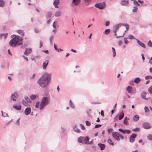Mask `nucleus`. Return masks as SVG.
I'll return each instance as SVG.
<instances>
[{
    "label": "nucleus",
    "instance_id": "f257e3e1",
    "mask_svg": "<svg viewBox=\"0 0 152 152\" xmlns=\"http://www.w3.org/2000/svg\"><path fill=\"white\" fill-rule=\"evenodd\" d=\"M50 74L47 72L44 73L37 81V83L41 88L46 87L49 84L50 80Z\"/></svg>",
    "mask_w": 152,
    "mask_h": 152
},
{
    "label": "nucleus",
    "instance_id": "f03ea898",
    "mask_svg": "<svg viewBox=\"0 0 152 152\" xmlns=\"http://www.w3.org/2000/svg\"><path fill=\"white\" fill-rule=\"evenodd\" d=\"M13 37L10 41V45L13 47H15L20 45H22V40L21 37L16 35H12L11 36Z\"/></svg>",
    "mask_w": 152,
    "mask_h": 152
},
{
    "label": "nucleus",
    "instance_id": "7ed1b4c3",
    "mask_svg": "<svg viewBox=\"0 0 152 152\" xmlns=\"http://www.w3.org/2000/svg\"><path fill=\"white\" fill-rule=\"evenodd\" d=\"M50 100L49 98L48 97H43L40 102L37 101L35 104V107L36 108H39L40 110H42L46 106L49 104Z\"/></svg>",
    "mask_w": 152,
    "mask_h": 152
},
{
    "label": "nucleus",
    "instance_id": "20e7f679",
    "mask_svg": "<svg viewBox=\"0 0 152 152\" xmlns=\"http://www.w3.org/2000/svg\"><path fill=\"white\" fill-rule=\"evenodd\" d=\"M19 96L17 92H15L12 94L11 96V99L12 101H15L16 100V99Z\"/></svg>",
    "mask_w": 152,
    "mask_h": 152
},
{
    "label": "nucleus",
    "instance_id": "39448f33",
    "mask_svg": "<svg viewBox=\"0 0 152 152\" xmlns=\"http://www.w3.org/2000/svg\"><path fill=\"white\" fill-rule=\"evenodd\" d=\"M113 137L116 140L119 141L120 139L119 138V134L117 132H113L112 133Z\"/></svg>",
    "mask_w": 152,
    "mask_h": 152
},
{
    "label": "nucleus",
    "instance_id": "423d86ee",
    "mask_svg": "<svg viewBox=\"0 0 152 152\" xmlns=\"http://www.w3.org/2000/svg\"><path fill=\"white\" fill-rule=\"evenodd\" d=\"M95 7L100 9H102L105 7V4L104 3H99L95 4Z\"/></svg>",
    "mask_w": 152,
    "mask_h": 152
},
{
    "label": "nucleus",
    "instance_id": "0eeeda50",
    "mask_svg": "<svg viewBox=\"0 0 152 152\" xmlns=\"http://www.w3.org/2000/svg\"><path fill=\"white\" fill-rule=\"evenodd\" d=\"M137 135L135 133L132 134L129 137V141L130 142L133 143L134 142L135 139Z\"/></svg>",
    "mask_w": 152,
    "mask_h": 152
},
{
    "label": "nucleus",
    "instance_id": "6e6552de",
    "mask_svg": "<svg viewBox=\"0 0 152 152\" xmlns=\"http://www.w3.org/2000/svg\"><path fill=\"white\" fill-rule=\"evenodd\" d=\"M143 127L145 129H149L151 127L150 124L147 122H145L142 124Z\"/></svg>",
    "mask_w": 152,
    "mask_h": 152
},
{
    "label": "nucleus",
    "instance_id": "1a4fd4ad",
    "mask_svg": "<svg viewBox=\"0 0 152 152\" xmlns=\"http://www.w3.org/2000/svg\"><path fill=\"white\" fill-rule=\"evenodd\" d=\"M31 111V109L30 107H27L24 110L25 114L26 115H28L30 113Z\"/></svg>",
    "mask_w": 152,
    "mask_h": 152
},
{
    "label": "nucleus",
    "instance_id": "9d476101",
    "mask_svg": "<svg viewBox=\"0 0 152 152\" xmlns=\"http://www.w3.org/2000/svg\"><path fill=\"white\" fill-rule=\"evenodd\" d=\"M118 130L124 134H129L131 132V131L129 129L124 130L121 129H119Z\"/></svg>",
    "mask_w": 152,
    "mask_h": 152
},
{
    "label": "nucleus",
    "instance_id": "9b49d317",
    "mask_svg": "<svg viewBox=\"0 0 152 152\" xmlns=\"http://www.w3.org/2000/svg\"><path fill=\"white\" fill-rule=\"evenodd\" d=\"M32 49L31 48H26V51L24 53L25 55L27 56L30 54L31 52Z\"/></svg>",
    "mask_w": 152,
    "mask_h": 152
},
{
    "label": "nucleus",
    "instance_id": "f8f14e48",
    "mask_svg": "<svg viewBox=\"0 0 152 152\" xmlns=\"http://www.w3.org/2000/svg\"><path fill=\"white\" fill-rule=\"evenodd\" d=\"M80 0H73L72 4V6L77 5L80 4Z\"/></svg>",
    "mask_w": 152,
    "mask_h": 152
},
{
    "label": "nucleus",
    "instance_id": "ddd939ff",
    "mask_svg": "<svg viewBox=\"0 0 152 152\" xmlns=\"http://www.w3.org/2000/svg\"><path fill=\"white\" fill-rule=\"evenodd\" d=\"M39 98V95L37 94H32L30 96L31 100H33L38 99Z\"/></svg>",
    "mask_w": 152,
    "mask_h": 152
},
{
    "label": "nucleus",
    "instance_id": "4468645a",
    "mask_svg": "<svg viewBox=\"0 0 152 152\" xmlns=\"http://www.w3.org/2000/svg\"><path fill=\"white\" fill-rule=\"evenodd\" d=\"M48 61L46 60L42 64V68L44 70L46 69L48 64Z\"/></svg>",
    "mask_w": 152,
    "mask_h": 152
},
{
    "label": "nucleus",
    "instance_id": "2eb2a0df",
    "mask_svg": "<svg viewBox=\"0 0 152 152\" xmlns=\"http://www.w3.org/2000/svg\"><path fill=\"white\" fill-rule=\"evenodd\" d=\"M135 40L137 42L138 44L141 47L144 48H145V44L142 42H141L139 41L137 39H135Z\"/></svg>",
    "mask_w": 152,
    "mask_h": 152
},
{
    "label": "nucleus",
    "instance_id": "dca6fc26",
    "mask_svg": "<svg viewBox=\"0 0 152 152\" xmlns=\"http://www.w3.org/2000/svg\"><path fill=\"white\" fill-rule=\"evenodd\" d=\"M73 128L74 131L77 133H80L81 132L80 129L77 128V125H76L74 126Z\"/></svg>",
    "mask_w": 152,
    "mask_h": 152
},
{
    "label": "nucleus",
    "instance_id": "f3484780",
    "mask_svg": "<svg viewBox=\"0 0 152 152\" xmlns=\"http://www.w3.org/2000/svg\"><path fill=\"white\" fill-rule=\"evenodd\" d=\"M126 90L129 94H131L132 92V88L131 86H129L126 87Z\"/></svg>",
    "mask_w": 152,
    "mask_h": 152
},
{
    "label": "nucleus",
    "instance_id": "a211bd4d",
    "mask_svg": "<svg viewBox=\"0 0 152 152\" xmlns=\"http://www.w3.org/2000/svg\"><path fill=\"white\" fill-rule=\"evenodd\" d=\"M128 4V0H122L121 4L122 6H126Z\"/></svg>",
    "mask_w": 152,
    "mask_h": 152
},
{
    "label": "nucleus",
    "instance_id": "6ab92c4d",
    "mask_svg": "<svg viewBox=\"0 0 152 152\" xmlns=\"http://www.w3.org/2000/svg\"><path fill=\"white\" fill-rule=\"evenodd\" d=\"M146 93L145 92H142L141 94V96L142 98L146 100H148L149 98H146Z\"/></svg>",
    "mask_w": 152,
    "mask_h": 152
},
{
    "label": "nucleus",
    "instance_id": "aec40b11",
    "mask_svg": "<svg viewBox=\"0 0 152 152\" xmlns=\"http://www.w3.org/2000/svg\"><path fill=\"white\" fill-rule=\"evenodd\" d=\"M98 145L100 148V150H104L105 147V145L103 144L98 143Z\"/></svg>",
    "mask_w": 152,
    "mask_h": 152
},
{
    "label": "nucleus",
    "instance_id": "412c9836",
    "mask_svg": "<svg viewBox=\"0 0 152 152\" xmlns=\"http://www.w3.org/2000/svg\"><path fill=\"white\" fill-rule=\"evenodd\" d=\"M13 107L16 110H21V106L20 105L17 106L13 105Z\"/></svg>",
    "mask_w": 152,
    "mask_h": 152
},
{
    "label": "nucleus",
    "instance_id": "4be33fe9",
    "mask_svg": "<svg viewBox=\"0 0 152 152\" xmlns=\"http://www.w3.org/2000/svg\"><path fill=\"white\" fill-rule=\"evenodd\" d=\"M61 15V12L60 11H58L56 12L54 16L55 17H58Z\"/></svg>",
    "mask_w": 152,
    "mask_h": 152
},
{
    "label": "nucleus",
    "instance_id": "5701e85b",
    "mask_svg": "<svg viewBox=\"0 0 152 152\" xmlns=\"http://www.w3.org/2000/svg\"><path fill=\"white\" fill-rule=\"evenodd\" d=\"M8 34L7 33L4 34H2L0 35V39H5L7 37Z\"/></svg>",
    "mask_w": 152,
    "mask_h": 152
},
{
    "label": "nucleus",
    "instance_id": "b1692460",
    "mask_svg": "<svg viewBox=\"0 0 152 152\" xmlns=\"http://www.w3.org/2000/svg\"><path fill=\"white\" fill-rule=\"evenodd\" d=\"M122 26V23H120L116 25L114 27V28L115 29L114 31H116V32H117V30L118 29V28L121 26Z\"/></svg>",
    "mask_w": 152,
    "mask_h": 152
},
{
    "label": "nucleus",
    "instance_id": "393cba45",
    "mask_svg": "<svg viewBox=\"0 0 152 152\" xmlns=\"http://www.w3.org/2000/svg\"><path fill=\"white\" fill-rule=\"evenodd\" d=\"M89 140V139L88 137L86 136L84 137V143L85 144L88 145Z\"/></svg>",
    "mask_w": 152,
    "mask_h": 152
},
{
    "label": "nucleus",
    "instance_id": "a878e982",
    "mask_svg": "<svg viewBox=\"0 0 152 152\" xmlns=\"http://www.w3.org/2000/svg\"><path fill=\"white\" fill-rule=\"evenodd\" d=\"M129 118H127L126 117H125V119L124 121V123L126 125H128L129 124L128 121L129 120Z\"/></svg>",
    "mask_w": 152,
    "mask_h": 152
},
{
    "label": "nucleus",
    "instance_id": "bb28decb",
    "mask_svg": "<svg viewBox=\"0 0 152 152\" xmlns=\"http://www.w3.org/2000/svg\"><path fill=\"white\" fill-rule=\"evenodd\" d=\"M59 2V0H55L53 2V4L56 8H58V7L57 5L58 4Z\"/></svg>",
    "mask_w": 152,
    "mask_h": 152
},
{
    "label": "nucleus",
    "instance_id": "cd10ccee",
    "mask_svg": "<svg viewBox=\"0 0 152 152\" xmlns=\"http://www.w3.org/2000/svg\"><path fill=\"white\" fill-rule=\"evenodd\" d=\"M84 137H80L78 138V141L79 142L81 143L84 144L83 142V141L84 140Z\"/></svg>",
    "mask_w": 152,
    "mask_h": 152
},
{
    "label": "nucleus",
    "instance_id": "c85d7f7f",
    "mask_svg": "<svg viewBox=\"0 0 152 152\" xmlns=\"http://www.w3.org/2000/svg\"><path fill=\"white\" fill-rule=\"evenodd\" d=\"M52 13L51 12H48L47 13L46 15V17L47 19H50L51 18V17L52 16Z\"/></svg>",
    "mask_w": 152,
    "mask_h": 152
},
{
    "label": "nucleus",
    "instance_id": "c756f323",
    "mask_svg": "<svg viewBox=\"0 0 152 152\" xmlns=\"http://www.w3.org/2000/svg\"><path fill=\"white\" fill-rule=\"evenodd\" d=\"M18 33L21 36H24V31L21 30H19L17 31Z\"/></svg>",
    "mask_w": 152,
    "mask_h": 152
},
{
    "label": "nucleus",
    "instance_id": "7c9ffc66",
    "mask_svg": "<svg viewBox=\"0 0 152 152\" xmlns=\"http://www.w3.org/2000/svg\"><path fill=\"white\" fill-rule=\"evenodd\" d=\"M69 105L70 107L72 109L75 108V106L72 101L70 100L69 101Z\"/></svg>",
    "mask_w": 152,
    "mask_h": 152
},
{
    "label": "nucleus",
    "instance_id": "2f4dec72",
    "mask_svg": "<svg viewBox=\"0 0 152 152\" xmlns=\"http://www.w3.org/2000/svg\"><path fill=\"white\" fill-rule=\"evenodd\" d=\"M141 80V79L140 78L137 77L133 81L134 83H138L140 82Z\"/></svg>",
    "mask_w": 152,
    "mask_h": 152
},
{
    "label": "nucleus",
    "instance_id": "473e14b6",
    "mask_svg": "<svg viewBox=\"0 0 152 152\" xmlns=\"http://www.w3.org/2000/svg\"><path fill=\"white\" fill-rule=\"evenodd\" d=\"M139 117L138 115H135L134 116L133 118V120L134 121H137L139 120Z\"/></svg>",
    "mask_w": 152,
    "mask_h": 152
},
{
    "label": "nucleus",
    "instance_id": "72a5a7b5",
    "mask_svg": "<svg viewBox=\"0 0 152 152\" xmlns=\"http://www.w3.org/2000/svg\"><path fill=\"white\" fill-rule=\"evenodd\" d=\"M23 100H26V102H28V103H30L31 102V100L30 98L27 96L25 97L24 99Z\"/></svg>",
    "mask_w": 152,
    "mask_h": 152
},
{
    "label": "nucleus",
    "instance_id": "f704fd0d",
    "mask_svg": "<svg viewBox=\"0 0 152 152\" xmlns=\"http://www.w3.org/2000/svg\"><path fill=\"white\" fill-rule=\"evenodd\" d=\"M124 115L123 113V111H122L121 113L119 116V120H121L124 117Z\"/></svg>",
    "mask_w": 152,
    "mask_h": 152
},
{
    "label": "nucleus",
    "instance_id": "c9c22d12",
    "mask_svg": "<svg viewBox=\"0 0 152 152\" xmlns=\"http://www.w3.org/2000/svg\"><path fill=\"white\" fill-rule=\"evenodd\" d=\"M5 4L4 1L3 0H0V7H3Z\"/></svg>",
    "mask_w": 152,
    "mask_h": 152
},
{
    "label": "nucleus",
    "instance_id": "e433bc0d",
    "mask_svg": "<svg viewBox=\"0 0 152 152\" xmlns=\"http://www.w3.org/2000/svg\"><path fill=\"white\" fill-rule=\"evenodd\" d=\"M22 104L25 106H27L28 105V102H26L25 100H22Z\"/></svg>",
    "mask_w": 152,
    "mask_h": 152
},
{
    "label": "nucleus",
    "instance_id": "4c0bfd02",
    "mask_svg": "<svg viewBox=\"0 0 152 152\" xmlns=\"http://www.w3.org/2000/svg\"><path fill=\"white\" fill-rule=\"evenodd\" d=\"M122 26H125L126 27V30H128L129 28V25L127 24L122 23Z\"/></svg>",
    "mask_w": 152,
    "mask_h": 152
},
{
    "label": "nucleus",
    "instance_id": "58836bf2",
    "mask_svg": "<svg viewBox=\"0 0 152 152\" xmlns=\"http://www.w3.org/2000/svg\"><path fill=\"white\" fill-rule=\"evenodd\" d=\"M131 1H133V4L134 5L138 6H140V4L137 2L135 0H131Z\"/></svg>",
    "mask_w": 152,
    "mask_h": 152
},
{
    "label": "nucleus",
    "instance_id": "ea45409f",
    "mask_svg": "<svg viewBox=\"0 0 152 152\" xmlns=\"http://www.w3.org/2000/svg\"><path fill=\"white\" fill-rule=\"evenodd\" d=\"M113 50V56L115 57L116 56V52L115 49L113 47L112 48Z\"/></svg>",
    "mask_w": 152,
    "mask_h": 152
},
{
    "label": "nucleus",
    "instance_id": "a19ab883",
    "mask_svg": "<svg viewBox=\"0 0 152 152\" xmlns=\"http://www.w3.org/2000/svg\"><path fill=\"white\" fill-rule=\"evenodd\" d=\"M54 48L55 50H56L58 52H59V50H60V51H62L63 50L62 49H61L60 48H59V49H58L57 48H56V45L55 44H54Z\"/></svg>",
    "mask_w": 152,
    "mask_h": 152
},
{
    "label": "nucleus",
    "instance_id": "79ce46f5",
    "mask_svg": "<svg viewBox=\"0 0 152 152\" xmlns=\"http://www.w3.org/2000/svg\"><path fill=\"white\" fill-rule=\"evenodd\" d=\"M138 7L136 6H134L132 9V11L133 12H137Z\"/></svg>",
    "mask_w": 152,
    "mask_h": 152
},
{
    "label": "nucleus",
    "instance_id": "37998d69",
    "mask_svg": "<svg viewBox=\"0 0 152 152\" xmlns=\"http://www.w3.org/2000/svg\"><path fill=\"white\" fill-rule=\"evenodd\" d=\"M53 36H51L49 38V41L51 45H53Z\"/></svg>",
    "mask_w": 152,
    "mask_h": 152
},
{
    "label": "nucleus",
    "instance_id": "c03bdc74",
    "mask_svg": "<svg viewBox=\"0 0 152 152\" xmlns=\"http://www.w3.org/2000/svg\"><path fill=\"white\" fill-rule=\"evenodd\" d=\"M107 142L111 145H113L114 143L110 139H108L107 140Z\"/></svg>",
    "mask_w": 152,
    "mask_h": 152
},
{
    "label": "nucleus",
    "instance_id": "a18cd8bd",
    "mask_svg": "<svg viewBox=\"0 0 152 152\" xmlns=\"http://www.w3.org/2000/svg\"><path fill=\"white\" fill-rule=\"evenodd\" d=\"M147 138L148 140L151 141L152 140V135L151 134H149L147 136Z\"/></svg>",
    "mask_w": 152,
    "mask_h": 152
},
{
    "label": "nucleus",
    "instance_id": "49530a36",
    "mask_svg": "<svg viewBox=\"0 0 152 152\" xmlns=\"http://www.w3.org/2000/svg\"><path fill=\"white\" fill-rule=\"evenodd\" d=\"M110 31V29H107L105 30V33L106 34H109Z\"/></svg>",
    "mask_w": 152,
    "mask_h": 152
},
{
    "label": "nucleus",
    "instance_id": "de8ad7c7",
    "mask_svg": "<svg viewBox=\"0 0 152 152\" xmlns=\"http://www.w3.org/2000/svg\"><path fill=\"white\" fill-rule=\"evenodd\" d=\"M148 91L150 94H152V86L149 88Z\"/></svg>",
    "mask_w": 152,
    "mask_h": 152
},
{
    "label": "nucleus",
    "instance_id": "09e8293b",
    "mask_svg": "<svg viewBox=\"0 0 152 152\" xmlns=\"http://www.w3.org/2000/svg\"><path fill=\"white\" fill-rule=\"evenodd\" d=\"M127 31V30H126L125 31L124 33H123V35L122 36H117V37H116V38H120V37H123L124 36V35L125 34V33L126 32V31Z\"/></svg>",
    "mask_w": 152,
    "mask_h": 152
},
{
    "label": "nucleus",
    "instance_id": "8fccbe9b",
    "mask_svg": "<svg viewBox=\"0 0 152 152\" xmlns=\"http://www.w3.org/2000/svg\"><path fill=\"white\" fill-rule=\"evenodd\" d=\"M20 118H19L15 122V124L17 126H19L20 125V121L19 120Z\"/></svg>",
    "mask_w": 152,
    "mask_h": 152
},
{
    "label": "nucleus",
    "instance_id": "3c124183",
    "mask_svg": "<svg viewBox=\"0 0 152 152\" xmlns=\"http://www.w3.org/2000/svg\"><path fill=\"white\" fill-rule=\"evenodd\" d=\"M113 130L112 128L108 129H107V132L109 134H110V132H113Z\"/></svg>",
    "mask_w": 152,
    "mask_h": 152
},
{
    "label": "nucleus",
    "instance_id": "603ef678",
    "mask_svg": "<svg viewBox=\"0 0 152 152\" xmlns=\"http://www.w3.org/2000/svg\"><path fill=\"white\" fill-rule=\"evenodd\" d=\"M139 129H140L139 128L137 127L135 129H133L132 130L133 132H137L139 131Z\"/></svg>",
    "mask_w": 152,
    "mask_h": 152
},
{
    "label": "nucleus",
    "instance_id": "864d4df0",
    "mask_svg": "<svg viewBox=\"0 0 152 152\" xmlns=\"http://www.w3.org/2000/svg\"><path fill=\"white\" fill-rule=\"evenodd\" d=\"M145 79L146 80L152 79V77L150 76H146L145 77Z\"/></svg>",
    "mask_w": 152,
    "mask_h": 152
},
{
    "label": "nucleus",
    "instance_id": "5fc2aeb1",
    "mask_svg": "<svg viewBox=\"0 0 152 152\" xmlns=\"http://www.w3.org/2000/svg\"><path fill=\"white\" fill-rule=\"evenodd\" d=\"M129 38L130 39H136L134 38V36L132 34H130L129 36Z\"/></svg>",
    "mask_w": 152,
    "mask_h": 152
},
{
    "label": "nucleus",
    "instance_id": "6e6d98bb",
    "mask_svg": "<svg viewBox=\"0 0 152 152\" xmlns=\"http://www.w3.org/2000/svg\"><path fill=\"white\" fill-rule=\"evenodd\" d=\"M148 46L152 47V43L151 41L150 40L148 43Z\"/></svg>",
    "mask_w": 152,
    "mask_h": 152
},
{
    "label": "nucleus",
    "instance_id": "4d7b16f0",
    "mask_svg": "<svg viewBox=\"0 0 152 152\" xmlns=\"http://www.w3.org/2000/svg\"><path fill=\"white\" fill-rule=\"evenodd\" d=\"M145 112H147L149 111V109L148 107L147 106H145Z\"/></svg>",
    "mask_w": 152,
    "mask_h": 152
},
{
    "label": "nucleus",
    "instance_id": "13d9d810",
    "mask_svg": "<svg viewBox=\"0 0 152 152\" xmlns=\"http://www.w3.org/2000/svg\"><path fill=\"white\" fill-rule=\"evenodd\" d=\"M86 124L88 126H90L91 125L90 123L87 121H86Z\"/></svg>",
    "mask_w": 152,
    "mask_h": 152
},
{
    "label": "nucleus",
    "instance_id": "bf43d9fd",
    "mask_svg": "<svg viewBox=\"0 0 152 152\" xmlns=\"http://www.w3.org/2000/svg\"><path fill=\"white\" fill-rule=\"evenodd\" d=\"M34 31L36 33H38L40 32L39 31L37 28H35L34 29Z\"/></svg>",
    "mask_w": 152,
    "mask_h": 152
},
{
    "label": "nucleus",
    "instance_id": "052dcab7",
    "mask_svg": "<svg viewBox=\"0 0 152 152\" xmlns=\"http://www.w3.org/2000/svg\"><path fill=\"white\" fill-rule=\"evenodd\" d=\"M43 46V43L41 41H40L39 42V48H41Z\"/></svg>",
    "mask_w": 152,
    "mask_h": 152
},
{
    "label": "nucleus",
    "instance_id": "680f3d73",
    "mask_svg": "<svg viewBox=\"0 0 152 152\" xmlns=\"http://www.w3.org/2000/svg\"><path fill=\"white\" fill-rule=\"evenodd\" d=\"M102 126L101 124H96L95 125L94 127L95 128H97L100 127Z\"/></svg>",
    "mask_w": 152,
    "mask_h": 152
},
{
    "label": "nucleus",
    "instance_id": "e2e57ef3",
    "mask_svg": "<svg viewBox=\"0 0 152 152\" xmlns=\"http://www.w3.org/2000/svg\"><path fill=\"white\" fill-rule=\"evenodd\" d=\"M80 126L81 128L82 129L84 130L85 129V127L84 125L82 124H80Z\"/></svg>",
    "mask_w": 152,
    "mask_h": 152
},
{
    "label": "nucleus",
    "instance_id": "0e129e2a",
    "mask_svg": "<svg viewBox=\"0 0 152 152\" xmlns=\"http://www.w3.org/2000/svg\"><path fill=\"white\" fill-rule=\"evenodd\" d=\"M36 76V74H33L32 76L31 77V79H34V77H35V76Z\"/></svg>",
    "mask_w": 152,
    "mask_h": 152
},
{
    "label": "nucleus",
    "instance_id": "69168bd1",
    "mask_svg": "<svg viewBox=\"0 0 152 152\" xmlns=\"http://www.w3.org/2000/svg\"><path fill=\"white\" fill-rule=\"evenodd\" d=\"M57 22V21H55L53 23V27L54 28H56V25H55V23H56Z\"/></svg>",
    "mask_w": 152,
    "mask_h": 152
},
{
    "label": "nucleus",
    "instance_id": "338daca9",
    "mask_svg": "<svg viewBox=\"0 0 152 152\" xmlns=\"http://www.w3.org/2000/svg\"><path fill=\"white\" fill-rule=\"evenodd\" d=\"M22 56L23 57L24 59L26 60L27 61H28V59L27 57L25 56Z\"/></svg>",
    "mask_w": 152,
    "mask_h": 152
},
{
    "label": "nucleus",
    "instance_id": "774afa93",
    "mask_svg": "<svg viewBox=\"0 0 152 152\" xmlns=\"http://www.w3.org/2000/svg\"><path fill=\"white\" fill-rule=\"evenodd\" d=\"M137 2L141 4H143L144 3L143 1H140V0H138Z\"/></svg>",
    "mask_w": 152,
    "mask_h": 152
}]
</instances>
